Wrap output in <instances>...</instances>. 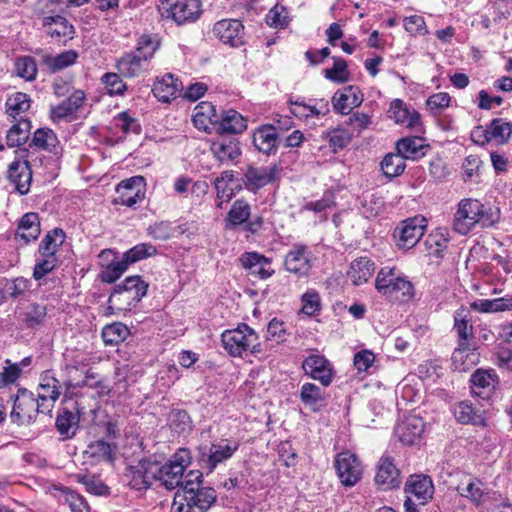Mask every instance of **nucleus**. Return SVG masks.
<instances>
[{
	"mask_svg": "<svg viewBox=\"0 0 512 512\" xmlns=\"http://www.w3.org/2000/svg\"><path fill=\"white\" fill-rule=\"evenodd\" d=\"M156 252L157 249L154 245L150 243H141L125 252L123 258L127 260L129 265L147 257L153 256L156 254Z\"/></svg>",
	"mask_w": 512,
	"mask_h": 512,
	"instance_id": "052dcab7",
	"label": "nucleus"
},
{
	"mask_svg": "<svg viewBox=\"0 0 512 512\" xmlns=\"http://www.w3.org/2000/svg\"><path fill=\"white\" fill-rule=\"evenodd\" d=\"M31 102L30 96L26 93H12L5 102L6 114L14 120L25 118V114L31 108Z\"/></svg>",
	"mask_w": 512,
	"mask_h": 512,
	"instance_id": "4c0bfd02",
	"label": "nucleus"
},
{
	"mask_svg": "<svg viewBox=\"0 0 512 512\" xmlns=\"http://www.w3.org/2000/svg\"><path fill=\"white\" fill-rule=\"evenodd\" d=\"M376 485L384 491L398 488L401 484V473L394 458L384 454L378 461L375 475Z\"/></svg>",
	"mask_w": 512,
	"mask_h": 512,
	"instance_id": "ddd939ff",
	"label": "nucleus"
},
{
	"mask_svg": "<svg viewBox=\"0 0 512 512\" xmlns=\"http://www.w3.org/2000/svg\"><path fill=\"white\" fill-rule=\"evenodd\" d=\"M31 122L26 118L17 120L6 135L7 145L9 147H17L24 144L29 138Z\"/></svg>",
	"mask_w": 512,
	"mask_h": 512,
	"instance_id": "a18cd8bd",
	"label": "nucleus"
},
{
	"mask_svg": "<svg viewBox=\"0 0 512 512\" xmlns=\"http://www.w3.org/2000/svg\"><path fill=\"white\" fill-rule=\"evenodd\" d=\"M127 260H114L108 264L101 272L100 278L105 283H113L118 280L128 268Z\"/></svg>",
	"mask_w": 512,
	"mask_h": 512,
	"instance_id": "bf43d9fd",
	"label": "nucleus"
},
{
	"mask_svg": "<svg viewBox=\"0 0 512 512\" xmlns=\"http://www.w3.org/2000/svg\"><path fill=\"white\" fill-rule=\"evenodd\" d=\"M452 361L456 369L467 370L478 362V354L470 343L459 342L452 354Z\"/></svg>",
	"mask_w": 512,
	"mask_h": 512,
	"instance_id": "a19ab883",
	"label": "nucleus"
},
{
	"mask_svg": "<svg viewBox=\"0 0 512 512\" xmlns=\"http://www.w3.org/2000/svg\"><path fill=\"white\" fill-rule=\"evenodd\" d=\"M492 140L506 143L512 135V124L501 118L493 119L489 125Z\"/></svg>",
	"mask_w": 512,
	"mask_h": 512,
	"instance_id": "13d9d810",
	"label": "nucleus"
},
{
	"mask_svg": "<svg viewBox=\"0 0 512 512\" xmlns=\"http://www.w3.org/2000/svg\"><path fill=\"white\" fill-rule=\"evenodd\" d=\"M388 116L394 120L396 124L403 125L416 131H419V127L421 126L419 113L414 109L408 108L401 99H394L390 103Z\"/></svg>",
	"mask_w": 512,
	"mask_h": 512,
	"instance_id": "4be33fe9",
	"label": "nucleus"
},
{
	"mask_svg": "<svg viewBox=\"0 0 512 512\" xmlns=\"http://www.w3.org/2000/svg\"><path fill=\"white\" fill-rule=\"evenodd\" d=\"M181 89L182 83L172 74L168 73L154 82L152 91L159 101L169 102L177 97Z\"/></svg>",
	"mask_w": 512,
	"mask_h": 512,
	"instance_id": "7c9ffc66",
	"label": "nucleus"
},
{
	"mask_svg": "<svg viewBox=\"0 0 512 512\" xmlns=\"http://www.w3.org/2000/svg\"><path fill=\"white\" fill-rule=\"evenodd\" d=\"M210 151L220 165L236 164L241 156L240 143L235 138H219L212 141Z\"/></svg>",
	"mask_w": 512,
	"mask_h": 512,
	"instance_id": "a211bd4d",
	"label": "nucleus"
},
{
	"mask_svg": "<svg viewBox=\"0 0 512 512\" xmlns=\"http://www.w3.org/2000/svg\"><path fill=\"white\" fill-rule=\"evenodd\" d=\"M84 454L88 459H91L94 462L112 460L111 446L103 440L91 442L87 446Z\"/></svg>",
	"mask_w": 512,
	"mask_h": 512,
	"instance_id": "864d4df0",
	"label": "nucleus"
},
{
	"mask_svg": "<svg viewBox=\"0 0 512 512\" xmlns=\"http://www.w3.org/2000/svg\"><path fill=\"white\" fill-rule=\"evenodd\" d=\"M35 396L39 399L41 406H43L47 412H50L54 403L60 396V385L59 381L50 375L49 371L41 375L37 395Z\"/></svg>",
	"mask_w": 512,
	"mask_h": 512,
	"instance_id": "393cba45",
	"label": "nucleus"
},
{
	"mask_svg": "<svg viewBox=\"0 0 512 512\" xmlns=\"http://www.w3.org/2000/svg\"><path fill=\"white\" fill-rule=\"evenodd\" d=\"M424 421L418 415H408L395 428L399 440L408 445L415 444L424 432Z\"/></svg>",
	"mask_w": 512,
	"mask_h": 512,
	"instance_id": "b1692460",
	"label": "nucleus"
},
{
	"mask_svg": "<svg viewBox=\"0 0 512 512\" xmlns=\"http://www.w3.org/2000/svg\"><path fill=\"white\" fill-rule=\"evenodd\" d=\"M302 403L313 411H317L323 405L324 391L313 383H304L300 389Z\"/></svg>",
	"mask_w": 512,
	"mask_h": 512,
	"instance_id": "c03bdc74",
	"label": "nucleus"
},
{
	"mask_svg": "<svg viewBox=\"0 0 512 512\" xmlns=\"http://www.w3.org/2000/svg\"><path fill=\"white\" fill-rule=\"evenodd\" d=\"M305 375L319 381L324 387L329 386L335 376L331 362L322 355H310L302 363Z\"/></svg>",
	"mask_w": 512,
	"mask_h": 512,
	"instance_id": "f8f14e48",
	"label": "nucleus"
},
{
	"mask_svg": "<svg viewBox=\"0 0 512 512\" xmlns=\"http://www.w3.org/2000/svg\"><path fill=\"white\" fill-rule=\"evenodd\" d=\"M427 145L421 137H407L396 144L397 151L406 159L417 160L426 153Z\"/></svg>",
	"mask_w": 512,
	"mask_h": 512,
	"instance_id": "ea45409f",
	"label": "nucleus"
},
{
	"mask_svg": "<svg viewBox=\"0 0 512 512\" xmlns=\"http://www.w3.org/2000/svg\"><path fill=\"white\" fill-rule=\"evenodd\" d=\"M128 335L127 326L120 322L106 325L102 330L103 341L108 345H116L124 341Z\"/></svg>",
	"mask_w": 512,
	"mask_h": 512,
	"instance_id": "6e6d98bb",
	"label": "nucleus"
},
{
	"mask_svg": "<svg viewBox=\"0 0 512 512\" xmlns=\"http://www.w3.org/2000/svg\"><path fill=\"white\" fill-rule=\"evenodd\" d=\"M143 464L138 461L135 465H131L127 469L126 477L128 478V484L132 489L144 490L148 488L147 479L142 472Z\"/></svg>",
	"mask_w": 512,
	"mask_h": 512,
	"instance_id": "e2e57ef3",
	"label": "nucleus"
},
{
	"mask_svg": "<svg viewBox=\"0 0 512 512\" xmlns=\"http://www.w3.org/2000/svg\"><path fill=\"white\" fill-rule=\"evenodd\" d=\"M65 241V233L60 228L50 230L41 240L37 256L58 259L57 252Z\"/></svg>",
	"mask_w": 512,
	"mask_h": 512,
	"instance_id": "72a5a7b5",
	"label": "nucleus"
},
{
	"mask_svg": "<svg viewBox=\"0 0 512 512\" xmlns=\"http://www.w3.org/2000/svg\"><path fill=\"white\" fill-rule=\"evenodd\" d=\"M43 26L51 38L64 43L72 39L75 33L73 25L60 15L45 17Z\"/></svg>",
	"mask_w": 512,
	"mask_h": 512,
	"instance_id": "c85d7f7f",
	"label": "nucleus"
},
{
	"mask_svg": "<svg viewBox=\"0 0 512 512\" xmlns=\"http://www.w3.org/2000/svg\"><path fill=\"white\" fill-rule=\"evenodd\" d=\"M247 128L246 119L236 110L228 109L218 115L216 133L240 134Z\"/></svg>",
	"mask_w": 512,
	"mask_h": 512,
	"instance_id": "bb28decb",
	"label": "nucleus"
},
{
	"mask_svg": "<svg viewBox=\"0 0 512 512\" xmlns=\"http://www.w3.org/2000/svg\"><path fill=\"white\" fill-rule=\"evenodd\" d=\"M62 501L67 504L72 512H84L87 509V503L82 496L68 489H60Z\"/></svg>",
	"mask_w": 512,
	"mask_h": 512,
	"instance_id": "774afa93",
	"label": "nucleus"
},
{
	"mask_svg": "<svg viewBox=\"0 0 512 512\" xmlns=\"http://www.w3.org/2000/svg\"><path fill=\"white\" fill-rule=\"evenodd\" d=\"M39 413L44 414L47 411L41 406L35 394L25 388L18 389L10 414L12 422L18 425H29L36 420Z\"/></svg>",
	"mask_w": 512,
	"mask_h": 512,
	"instance_id": "423d86ee",
	"label": "nucleus"
},
{
	"mask_svg": "<svg viewBox=\"0 0 512 512\" xmlns=\"http://www.w3.org/2000/svg\"><path fill=\"white\" fill-rule=\"evenodd\" d=\"M41 233L40 220L37 213H26L19 221L16 236L26 244L35 241Z\"/></svg>",
	"mask_w": 512,
	"mask_h": 512,
	"instance_id": "f704fd0d",
	"label": "nucleus"
},
{
	"mask_svg": "<svg viewBox=\"0 0 512 512\" xmlns=\"http://www.w3.org/2000/svg\"><path fill=\"white\" fill-rule=\"evenodd\" d=\"M77 57V52L68 50L56 56H46L44 58V63L52 72H56L74 64Z\"/></svg>",
	"mask_w": 512,
	"mask_h": 512,
	"instance_id": "5fc2aeb1",
	"label": "nucleus"
},
{
	"mask_svg": "<svg viewBox=\"0 0 512 512\" xmlns=\"http://www.w3.org/2000/svg\"><path fill=\"white\" fill-rule=\"evenodd\" d=\"M203 474L196 470L185 475L177 490L170 512H206L216 500L213 488L202 486Z\"/></svg>",
	"mask_w": 512,
	"mask_h": 512,
	"instance_id": "f257e3e1",
	"label": "nucleus"
},
{
	"mask_svg": "<svg viewBox=\"0 0 512 512\" xmlns=\"http://www.w3.org/2000/svg\"><path fill=\"white\" fill-rule=\"evenodd\" d=\"M277 165L254 167L248 166L243 174V184L249 191L256 192L274 182L279 174Z\"/></svg>",
	"mask_w": 512,
	"mask_h": 512,
	"instance_id": "dca6fc26",
	"label": "nucleus"
},
{
	"mask_svg": "<svg viewBox=\"0 0 512 512\" xmlns=\"http://www.w3.org/2000/svg\"><path fill=\"white\" fill-rule=\"evenodd\" d=\"M302 308L301 311L308 316H313L320 310L321 300L320 295L315 289H308L301 296Z\"/></svg>",
	"mask_w": 512,
	"mask_h": 512,
	"instance_id": "0e129e2a",
	"label": "nucleus"
},
{
	"mask_svg": "<svg viewBox=\"0 0 512 512\" xmlns=\"http://www.w3.org/2000/svg\"><path fill=\"white\" fill-rule=\"evenodd\" d=\"M457 492L477 506L484 504L489 499V490L481 480L476 478L470 479L466 485H458Z\"/></svg>",
	"mask_w": 512,
	"mask_h": 512,
	"instance_id": "e433bc0d",
	"label": "nucleus"
},
{
	"mask_svg": "<svg viewBox=\"0 0 512 512\" xmlns=\"http://www.w3.org/2000/svg\"><path fill=\"white\" fill-rule=\"evenodd\" d=\"M47 316V307L41 304H31L25 314H24V322L27 327L33 328L41 325Z\"/></svg>",
	"mask_w": 512,
	"mask_h": 512,
	"instance_id": "680f3d73",
	"label": "nucleus"
},
{
	"mask_svg": "<svg viewBox=\"0 0 512 512\" xmlns=\"http://www.w3.org/2000/svg\"><path fill=\"white\" fill-rule=\"evenodd\" d=\"M162 5L179 25L195 21L201 13L199 0H163Z\"/></svg>",
	"mask_w": 512,
	"mask_h": 512,
	"instance_id": "4468645a",
	"label": "nucleus"
},
{
	"mask_svg": "<svg viewBox=\"0 0 512 512\" xmlns=\"http://www.w3.org/2000/svg\"><path fill=\"white\" fill-rule=\"evenodd\" d=\"M454 416L462 424H472L475 426H485L486 420L483 411L473 406L470 401H461L454 408Z\"/></svg>",
	"mask_w": 512,
	"mask_h": 512,
	"instance_id": "473e14b6",
	"label": "nucleus"
},
{
	"mask_svg": "<svg viewBox=\"0 0 512 512\" xmlns=\"http://www.w3.org/2000/svg\"><path fill=\"white\" fill-rule=\"evenodd\" d=\"M251 215V206L250 204L243 200H236L226 217V228L234 229L240 225L245 224V230L251 233H256L260 230L263 224L262 217H255L252 220H249Z\"/></svg>",
	"mask_w": 512,
	"mask_h": 512,
	"instance_id": "9d476101",
	"label": "nucleus"
},
{
	"mask_svg": "<svg viewBox=\"0 0 512 512\" xmlns=\"http://www.w3.org/2000/svg\"><path fill=\"white\" fill-rule=\"evenodd\" d=\"M373 272L374 263L366 257H361L351 263L348 277L354 285H361L371 278Z\"/></svg>",
	"mask_w": 512,
	"mask_h": 512,
	"instance_id": "79ce46f5",
	"label": "nucleus"
},
{
	"mask_svg": "<svg viewBox=\"0 0 512 512\" xmlns=\"http://www.w3.org/2000/svg\"><path fill=\"white\" fill-rule=\"evenodd\" d=\"M221 341L225 350L233 357L261 351L258 334L245 323L239 324L235 329L225 330Z\"/></svg>",
	"mask_w": 512,
	"mask_h": 512,
	"instance_id": "39448f33",
	"label": "nucleus"
},
{
	"mask_svg": "<svg viewBox=\"0 0 512 512\" xmlns=\"http://www.w3.org/2000/svg\"><path fill=\"white\" fill-rule=\"evenodd\" d=\"M385 207V201L383 197L376 193H366L361 199V213L366 218H372L378 216Z\"/></svg>",
	"mask_w": 512,
	"mask_h": 512,
	"instance_id": "09e8293b",
	"label": "nucleus"
},
{
	"mask_svg": "<svg viewBox=\"0 0 512 512\" xmlns=\"http://www.w3.org/2000/svg\"><path fill=\"white\" fill-rule=\"evenodd\" d=\"M184 471L179 466H174L169 462L161 464L158 481L168 490L181 487L184 481Z\"/></svg>",
	"mask_w": 512,
	"mask_h": 512,
	"instance_id": "37998d69",
	"label": "nucleus"
},
{
	"mask_svg": "<svg viewBox=\"0 0 512 512\" xmlns=\"http://www.w3.org/2000/svg\"><path fill=\"white\" fill-rule=\"evenodd\" d=\"M405 167V158L398 151L396 154H387L381 162L383 173L390 178L401 175Z\"/></svg>",
	"mask_w": 512,
	"mask_h": 512,
	"instance_id": "603ef678",
	"label": "nucleus"
},
{
	"mask_svg": "<svg viewBox=\"0 0 512 512\" xmlns=\"http://www.w3.org/2000/svg\"><path fill=\"white\" fill-rule=\"evenodd\" d=\"M59 140L55 132L50 128H38L33 135L32 145L49 152L55 151Z\"/></svg>",
	"mask_w": 512,
	"mask_h": 512,
	"instance_id": "de8ad7c7",
	"label": "nucleus"
},
{
	"mask_svg": "<svg viewBox=\"0 0 512 512\" xmlns=\"http://www.w3.org/2000/svg\"><path fill=\"white\" fill-rule=\"evenodd\" d=\"M80 416L78 412H73L63 408L56 418V428L64 439L72 438L79 428Z\"/></svg>",
	"mask_w": 512,
	"mask_h": 512,
	"instance_id": "58836bf2",
	"label": "nucleus"
},
{
	"mask_svg": "<svg viewBox=\"0 0 512 512\" xmlns=\"http://www.w3.org/2000/svg\"><path fill=\"white\" fill-rule=\"evenodd\" d=\"M375 288L393 302H406L414 295L412 283L394 267H383L378 272Z\"/></svg>",
	"mask_w": 512,
	"mask_h": 512,
	"instance_id": "7ed1b4c3",
	"label": "nucleus"
},
{
	"mask_svg": "<svg viewBox=\"0 0 512 512\" xmlns=\"http://www.w3.org/2000/svg\"><path fill=\"white\" fill-rule=\"evenodd\" d=\"M115 191L117 197L114 198L113 204L133 207L144 200L146 192L145 179L142 176H133L122 180L116 186Z\"/></svg>",
	"mask_w": 512,
	"mask_h": 512,
	"instance_id": "1a4fd4ad",
	"label": "nucleus"
},
{
	"mask_svg": "<svg viewBox=\"0 0 512 512\" xmlns=\"http://www.w3.org/2000/svg\"><path fill=\"white\" fill-rule=\"evenodd\" d=\"M498 221V215L478 199L464 198L457 205L453 218V229L461 235H467L477 226L491 227Z\"/></svg>",
	"mask_w": 512,
	"mask_h": 512,
	"instance_id": "f03ea898",
	"label": "nucleus"
},
{
	"mask_svg": "<svg viewBox=\"0 0 512 512\" xmlns=\"http://www.w3.org/2000/svg\"><path fill=\"white\" fill-rule=\"evenodd\" d=\"M213 32L216 37L231 47L244 44V26L237 19H223L215 23Z\"/></svg>",
	"mask_w": 512,
	"mask_h": 512,
	"instance_id": "f3484780",
	"label": "nucleus"
},
{
	"mask_svg": "<svg viewBox=\"0 0 512 512\" xmlns=\"http://www.w3.org/2000/svg\"><path fill=\"white\" fill-rule=\"evenodd\" d=\"M266 23L273 28H285L289 24V16L285 7L274 6L266 15Z\"/></svg>",
	"mask_w": 512,
	"mask_h": 512,
	"instance_id": "338daca9",
	"label": "nucleus"
},
{
	"mask_svg": "<svg viewBox=\"0 0 512 512\" xmlns=\"http://www.w3.org/2000/svg\"><path fill=\"white\" fill-rule=\"evenodd\" d=\"M334 466L343 485L351 487L360 481L362 466L355 454L349 451L339 453Z\"/></svg>",
	"mask_w": 512,
	"mask_h": 512,
	"instance_id": "9b49d317",
	"label": "nucleus"
},
{
	"mask_svg": "<svg viewBox=\"0 0 512 512\" xmlns=\"http://www.w3.org/2000/svg\"><path fill=\"white\" fill-rule=\"evenodd\" d=\"M8 179L16 192L20 195L27 194L32 181V171L28 161H13L8 168Z\"/></svg>",
	"mask_w": 512,
	"mask_h": 512,
	"instance_id": "5701e85b",
	"label": "nucleus"
},
{
	"mask_svg": "<svg viewBox=\"0 0 512 512\" xmlns=\"http://www.w3.org/2000/svg\"><path fill=\"white\" fill-rule=\"evenodd\" d=\"M234 178L235 174L232 170H225L215 178L213 184L219 198L231 199L233 192L232 189L228 188V184L233 182Z\"/></svg>",
	"mask_w": 512,
	"mask_h": 512,
	"instance_id": "69168bd1",
	"label": "nucleus"
},
{
	"mask_svg": "<svg viewBox=\"0 0 512 512\" xmlns=\"http://www.w3.org/2000/svg\"><path fill=\"white\" fill-rule=\"evenodd\" d=\"M240 443L233 439H220L214 441L210 446H203L199 449V462L203 469L213 472L219 464L229 460L236 451Z\"/></svg>",
	"mask_w": 512,
	"mask_h": 512,
	"instance_id": "0eeeda50",
	"label": "nucleus"
},
{
	"mask_svg": "<svg viewBox=\"0 0 512 512\" xmlns=\"http://www.w3.org/2000/svg\"><path fill=\"white\" fill-rule=\"evenodd\" d=\"M14 69L18 77L29 82L35 80L38 73V67L35 59L28 55L16 58Z\"/></svg>",
	"mask_w": 512,
	"mask_h": 512,
	"instance_id": "8fccbe9b",
	"label": "nucleus"
},
{
	"mask_svg": "<svg viewBox=\"0 0 512 512\" xmlns=\"http://www.w3.org/2000/svg\"><path fill=\"white\" fill-rule=\"evenodd\" d=\"M497 383L498 377L493 370H477L471 376V393L488 400L494 394Z\"/></svg>",
	"mask_w": 512,
	"mask_h": 512,
	"instance_id": "412c9836",
	"label": "nucleus"
},
{
	"mask_svg": "<svg viewBox=\"0 0 512 512\" xmlns=\"http://www.w3.org/2000/svg\"><path fill=\"white\" fill-rule=\"evenodd\" d=\"M147 289L148 284L140 276L127 277L110 295L107 314H114V309L126 311L135 307L147 294Z\"/></svg>",
	"mask_w": 512,
	"mask_h": 512,
	"instance_id": "20e7f679",
	"label": "nucleus"
},
{
	"mask_svg": "<svg viewBox=\"0 0 512 512\" xmlns=\"http://www.w3.org/2000/svg\"><path fill=\"white\" fill-rule=\"evenodd\" d=\"M85 99L86 95L83 90H73L61 103L50 107L51 120L59 122L74 116L83 106Z\"/></svg>",
	"mask_w": 512,
	"mask_h": 512,
	"instance_id": "6ab92c4d",
	"label": "nucleus"
},
{
	"mask_svg": "<svg viewBox=\"0 0 512 512\" xmlns=\"http://www.w3.org/2000/svg\"><path fill=\"white\" fill-rule=\"evenodd\" d=\"M405 493L413 495L420 504L425 505L433 497V482L429 476L412 475L406 482Z\"/></svg>",
	"mask_w": 512,
	"mask_h": 512,
	"instance_id": "a878e982",
	"label": "nucleus"
},
{
	"mask_svg": "<svg viewBox=\"0 0 512 512\" xmlns=\"http://www.w3.org/2000/svg\"><path fill=\"white\" fill-rule=\"evenodd\" d=\"M364 96L359 87L349 85L337 90L332 97V105L336 112L347 115L363 102Z\"/></svg>",
	"mask_w": 512,
	"mask_h": 512,
	"instance_id": "aec40b11",
	"label": "nucleus"
},
{
	"mask_svg": "<svg viewBox=\"0 0 512 512\" xmlns=\"http://www.w3.org/2000/svg\"><path fill=\"white\" fill-rule=\"evenodd\" d=\"M160 46V41L156 36L144 34L139 37L135 50L136 55L140 56L146 63L154 56V53Z\"/></svg>",
	"mask_w": 512,
	"mask_h": 512,
	"instance_id": "3c124183",
	"label": "nucleus"
},
{
	"mask_svg": "<svg viewBox=\"0 0 512 512\" xmlns=\"http://www.w3.org/2000/svg\"><path fill=\"white\" fill-rule=\"evenodd\" d=\"M324 138L328 141L334 153L345 148L351 141V134L344 128H335L325 133Z\"/></svg>",
	"mask_w": 512,
	"mask_h": 512,
	"instance_id": "4d7b16f0",
	"label": "nucleus"
},
{
	"mask_svg": "<svg viewBox=\"0 0 512 512\" xmlns=\"http://www.w3.org/2000/svg\"><path fill=\"white\" fill-rule=\"evenodd\" d=\"M324 77L334 83L343 84L350 80V72L345 59L333 57V66L323 71Z\"/></svg>",
	"mask_w": 512,
	"mask_h": 512,
	"instance_id": "49530a36",
	"label": "nucleus"
},
{
	"mask_svg": "<svg viewBox=\"0 0 512 512\" xmlns=\"http://www.w3.org/2000/svg\"><path fill=\"white\" fill-rule=\"evenodd\" d=\"M148 63L133 51L124 54L117 60V69L121 75L128 78L139 76L146 70Z\"/></svg>",
	"mask_w": 512,
	"mask_h": 512,
	"instance_id": "c9c22d12",
	"label": "nucleus"
},
{
	"mask_svg": "<svg viewBox=\"0 0 512 512\" xmlns=\"http://www.w3.org/2000/svg\"><path fill=\"white\" fill-rule=\"evenodd\" d=\"M426 220L422 216H415L401 221L394 230L393 236L399 249L413 248L424 235Z\"/></svg>",
	"mask_w": 512,
	"mask_h": 512,
	"instance_id": "6e6552de",
	"label": "nucleus"
},
{
	"mask_svg": "<svg viewBox=\"0 0 512 512\" xmlns=\"http://www.w3.org/2000/svg\"><path fill=\"white\" fill-rule=\"evenodd\" d=\"M242 265L251 275L261 279L271 277L274 270L271 268V260L257 252H247L241 257Z\"/></svg>",
	"mask_w": 512,
	"mask_h": 512,
	"instance_id": "cd10ccee",
	"label": "nucleus"
},
{
	"mask_svg": "<svg viewBox=\"0 0 512 512\" xmlns=\"http://www.w3.org/2000/svg\"><path fill=\"white\" fill-rule=\"evenodd\" d=\"M194 126L205 132H216L218 114L215 106L210 102H201L194 109L193 115Z\"/></svg>",
	"mask_w": 512,
	"mask_h": 512,
	"instance_id": "c756f323",
	"label": "nucleus"
},
{
	"mask_svg": "<svg viewBox=\"0 0 512 512\" xmlns=\"http://www.w3.org/2000/svg\"><path fill=\"white\" fill-rule=\"evenodd\" d=\"M253 143L262 153L270 154L275 152L278 146L276 128L272 125H264L257 128L253 134Z\"/></svg>",
	"mask_w": 512,
	"mask_h": 512,
	"instance_id": "2f4dec72",
	"label": "nucleus"
},
{
	"mask_svg": "<svg viewBox=\"0 0 512 512\" xmlns=\"http://www.w3.org/2000/svg\"><path fill=\"white\" fill-rule=\"evenodd\" d=\"M285 270L298 277L307 276L312 268L310 251L304 244H294L284 258Z\"/></svg>",
	"mask_w": 512,
	"mask_h": 512,
	"instance_id": "2eb2a0df",
	"label": "nucleus"
}]
</instances>
